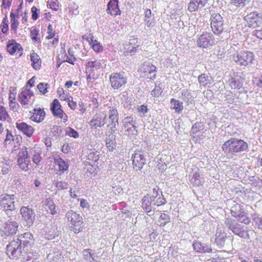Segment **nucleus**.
Instances as JSON below:
<instances>
[{
    "mask_svg": "<svg viewBox=\"0 0 262 262\" xmlns=\"http://www.w3.org/2000/svg\"><path fill=\"white\" fill-rule=\"evenodd\" d=\"M7 50L10 54L15 55L18 57L21 56L23 52V49L20 44L16 42L14 39L8 41L7 43Z\"/></svg>",
    "mask_w": 262,
    "mask_h": 262,
    "instance_id": "obj_19",
    "label": "nucleus"
},
{
    "mask_svg": "<svg viewBox=\"0 0 262 262\" xmlns=\"http://www.w3.org/2000/svg\"><path fill=\"white\" fill-rule=\"evenodd\" d=\"M202 126V124L201 122L195 123L191 128V133L194 135L197 136L196 134L200 131Z\"/></svg>",
    "mask_w": 262,
    "mask_h": 262,
    "instance_id": "obj_58",
    "label": "nucleus"
},
{
    "mask_svg": "<svg viewBox=\"0 0 262 262\" xmlns=\"http://www.w3.org/2000/svg\"><path fill=\"white\" fill-rule=\"evenodd\" d=\"M140 75L149 79L156 78V67L149 62H144L139 68Z\"/></svg>",
    "mask_w": 262,
    "mask_h": 262,
    "instance_id": "obj_8",
    "label": "nucleus"
},
{
    "mask_svg": "<svg viewBox=\"0 0 262 262\" xmlns=\"http://www.w3.org/2000/svg\"><path fill=\"white\" fill-rule=\"evenodd\" d=\"M16 127L28 137H31L34 132L33 128L25 122H17Z\"/></svg>",
    "mask_w": 262,
    "mask_h": 262,
    "instance_id": "obj_28",
    "label": "nucleus"
},
{
    "mask_svg": "<svg viewBox=\"0 0 262 262\" xmlns=\"http://www.w3.org/2000/svg\"><path fill=\"white\" fill-rule=\"evenodd\" d=\"M15 198L14 195L4 194L0 196V207L5 211H13L15 209Z\"/></svg>",
    "mask_w": 262,
    "mask_h": 262,
    "instance_id": "obj_15",
    "label": "nucleus"
},
{
    "mask_svg": "<svg viewBox=\"0 0 262 262\" xmlns=\"http://www.w3.org/2000/svg\"><path fill=\"white\" fill-rule=\"evenodd\" d=\"M58 231L57 228L53 227L45 234V238L47 239H52L58 235Z\"/></svg>",
    "mask_w": 262,
    "mask_h": 262,
    "instance_id": "obj_46",
    "label": "nucleus"
},
{
    "mask_svg": "<svg viewBox=\"0 0 262 262\" xmlns=\"http://www.w3.org/2000/svg\"><path fill=\"white\" fill-rule=\"evenodd\" d=\"M162 93V88L159 85H156L155 89L151 92V95L154 97H158Z\"/></svg>",
    "mask_w": 262,
    "mask_h": 262,
    "instance_id": "obj_57",
    "label": "nucleus"
},
{
    "mask_svg": "<svg viewBox=\"0 0 262 262\" xmlns=\"http://www.w3.org/2000/svg\"><path fill=\"white\" fill-rule=\"evenodd\" d=\"M144 22L148 29L155 26L154 16L151 14V10L149 9H146L144 12Z\"/></svg>",
    "mask_w": 262,
    "mask_h": 262,
    "instance_id": "obj_32",
    "label": "nucleus"
},
{
    "mask_svg": "<svg viewBox=\"0 0 262 262\" xmlns=\"http://www.w3.org/2000/svg\"><path fill=\"white\" fill-rule=\"evenodd\" d=\"M30 156L32 155V161L34 163L38 165L41 161V151L38 148L34 147L33 148L29 149Z\"/></svg>",
    "mask_w": 262,
    "mask_h": 262,
    "instance_id": "obj_37",
    "label": "nucleus"
},
{
    "mask_svg": "<svg viewBox=\"0 0 262 262\" xmlns=\"http://www.w3.org/2000/svg\"><path fill=\"white\" fill-rule=\"evenodd\" d=\"M4 161L5 162L3 161L1 162L2 163V172L4 174H6L9 172V168H10L11 165H12V161L10 160H6L5 159H4Z\"/></svg>",
    "mask_w": 262,
    "mask_h": 262,
    "instance_id": "obj_47",
    "label": "nucleus"
},
{
    "mask_svg": "<svg viewBox=\"0 0 262 262\" xmlns=\"http://www.w3.org/2000/svg\"><path fill=\"white\" fill-rule=\"evenodd\" d=\"M11 29L15 33L16 32L17 27L18 25V21L15 18L13 14H11Z\"/></svg>",
    "mask_w": 262,
    "mask_h": 262,
    "instance_id": "obj_53",
    "label": "nucleus"
},
{
    "mask_svg": "<svg viewBox=\"0 0 262 262\" xmlns=\"http://www.w3.org/2000/svg\"><path fill=\"white\" fill-rule=\"evenodd\" d=\"M119 114L115 106H110L103 111L96 114L91 122L92 127L97 128L103 126L105 124L108 123L107 126L112 132L117 130L118 125Z\"/></svg>",
    "mask_w": 262,
    "mask_h": 262,
    "instance_id": "obj_1",
    "label": "nucleus"
},
{
    "mask_svg": "<svg viewBox=\"0 0 262 262\" xmlns=\"http://www.w3.org/2000/svg\"><path fill=\"white\" fill-rule=\"evenodd\" d=\"M227 82L232 89L238 90L243 86V84L239 79H236L232 77H229Z\"/></svg>",
    "mask_w": 262,
    "mask_h": 262,
    "instance_id": "obj_38",
    "label": "nucleus"
},
{
    "mask_svg": "<svg viewBox=\"0 0 262 262\" xmlns=\"http://www.w3.org/2000/svg\"><path fill=\"white\" fill-rule=\"evenodd\" d=\"M250 2V0H231L230 4L236 7H243Z\"/></svg>",
    "mask_w": 262,
    "mask_h": 262,
    "instance_id": "obj_49",
    "label": "nucleus"
},
{
    "mask_svg": "<svg viewBox=\"0 0 262 262\" xmlns=\"http://www.w3.org/2000/svg\"><path fill=\"white\" fill-rule=\"evenodd\" d=\"M107 147L109 150H112L116 147L115 136L112 134H110L105 139Z\"/></svg>",
    "mask_w": 262,
    "mask_h": 262,
    "instance_id": "obj_40",
    "label": "nucleus"
},
{
    "mask_svg": "<svg viewBox=\"0 0 262 262\" xmlns=\"http://www.w3.org/2000/svg\"><path fill=\"white\" fill-rule=\"evenodd\" d=\"M21 219L24 221L25 226L30 227L35 220V213L32 209L28 207H23L20 209Z\"/></svg>",
    "mask_w": 262,
    "mask_h": 262,
    "instance_id": "obj_18",
    "label": "nucleus"
},
{
    "mask_svg": "<svg viewBox=\"0 0 262 262\" xmlns=\"http://www.w3.org/2000/svg\"><path fill=\"white\" fill-rule=\"evenodd\" d=\"M223 150L230 157L246 150L248 148L247 143L243 140L235 138H231L226 141L222 145Z\"/></svg>",
    "mask_w": 262,
    "mask_h": 262,
    "instance_id": "obj_2",
    "label": "nucleus"
},
{
    "mask_svg": "<svg viewBox=\"0 0 262 262\" xmlns=\"http://www.w3.org/2000/svg\"><path fill=\"white\" fill-rule=\"evenodd\" d=\"M255 59L253 53L250 51L241 52L233 55L232 59L241 66H250Z\"/></svg>",
    "mask_w": 262,
    "mask_h": 262,
    "instance_id": "obj_4",
    "label": "nucleus"
},
{
    "mask_svg": "<svg viewBox=\"0 0 262 262\" xmlns=\"http://www.w3.org/2000/svg\"><path fill=\"white\" fill-rule=\"evenodd\" d=\"M102 67L99 60L88 61L85 65V71L88 79H94L96 76V72Z\"/></svg>",
    "mask_w": 262,
    "mask_h": 262,
    "instance_id": "obj_17",
    "label": "nucleus"
},
{
    "mask_svg": "<svg viewBox=\"0 0 262 262\" xmlns=\"http://www.w3.org/2000/svg\"><path fill=\"white\" fill-rule=\"evenodd\" d=\"M127 77L123 73H114L110 76L111 86L115 90H118L124 85L127 82Z\"/></svg>",
    "mask_w": 262,
    "mask_h": 262,
    "instance_id": "obj_13",
    "label": "nucleus"
},
{
    "mask_svg": "<svg viewBox=\"0 0 262 262\" xmlns=\"http://www.w3.org/2000/svg\"><path fill=\"white\" fill-rule=\"evenodd\" d=\"M211 27L214 34L220 35L224 30L223 19L222 16L216 13H213L210 17Z\"/></svg>",
    "mask_w": 262,
    "mask_h": 262,
    "instance_id": "obj_12",
    "label": "nucleus"
},
{
    "mask_svg": "<svg viewBox=\"0 0 262 262\" xmlns=\"http://www.w3.org/2000/svg\"><path fill=\"white\" fill-rule=\"evenodd\" d=\"M208 0H191L188 6V10L194 12L204 7Z\"/></svg>",
    "mask_w": 262,
    "mask_h": 262,
    "instance_id": "obj_25",
    "label": "nucleus"
},
{
    "mask_svg": "<svg viewBox=\"0 0 262 262\" xmlns=\"http://www.w3.org/2000/svg\"><path fill=\"white\" fill-rule=\"evenodd\" d=\"M10 119V116L8 115L6 108L3 106H0V121H9Z\"/></svg>",
    "mask_w": 262,
    "mask_h": 262,
    "instance_id": "obj_48",
    "label": "nucleus"
},
{
    "mask_svg": "<svg viewBox=\"0 0 262 262\" xmlns=\"http://www.w3.org/2000/svg\"><path fill=\"white\" fill-rule=\"evenodd\" d=\"M215 43V40L211 33L205 32L201 35L197 40V45L203 48H210Z\"/></svg>",
    "mask_w": 262,
    "mask_h": 262,
    "instance_id": "obj_16",
    "label": "nucleus"
},
{
    "mask_svg": "<svg viewBox=\"0 0 262 262\" xmlns=\"http://www.w3.org/2000/svg\"><path fill=\"white\" fill-rule=\"evenodd\" d=\"M142 207L143 209L147 212H150L152 209V206L153 205L150 195H145L142 199Z\"/></svg>",
    "mask_w": 262,
    "mask_h": 262,
    "instance_id": "obj_36",
    "label": "nucleus"
},
{
    "mask_svg": "<svg viewBox=\"0 0 262 262\" xmlns=\"http://www.w3.org/2000/svg\"><path fill=\"white\" fill-rule=\"evenodd\" d=\"M68 221L73 226L72 230L75 233H78L82 230V218L79 214L73 210L69 211L66 214Z\"/></svg>",
    "mask_w": 262,
    "mask_h": 262,
    "instance_id": "obj_6",
    "label": "nucleus"
},
{
    "mask_svg": "<svg viewBox=\"0 0 262 262\" xmlns=\"http://www.w3.org/2000/svg\"><path fill=\"white\" fill-rule=\"evenodd\" d=\"M55 163L57 166L56 169L61 173H68L69 169L68 163L60 158L55 159Z\"/></svg>",
    "mask_w": 262,
    "mask_h": 262,
    "instance_id": "obj_30",
    "label": "nucleus"
},
{
    "mask_svg": "<svg viewBox=\"0 0 262 262\" xmlns=\"http://www.w3.org/2000/svg\"><path fill=\"white\" fill-rule=\"evenodd\" d=\"M198 80L200 85L206 86L209 83V80L205 77L204 74L200 75L198 77Z\"/></svg>",
    "mask_w": 262,
    "mask_h": 262,
    "instance_id": "obj_56",
    "label": "nucleus"
},
{
    "mask_svg": "<svg viewBox=\"0 0 262 262\" xmlns=\"http://www.w3.org/2000/svg\"><path fill=\"white\" fill-rule=\"evenodd\" d=\"M45 115L46 113L43 110L40 108H34L30 118L32 121L39 123L44 120Z\"/></svg>",
    "mask_w": 262,
    "mask_h": 262,
    "instance_id": "obj_29",
    "label": "nucleus"
},
{
    "mask_svg": "<svg viewBox=\"0 0 262 262\" xmlns=\"http://www.w3.org/2000/svg\"><path fill=\"white\" fill-rule=\"evenodd\" d=\"M17 164L23 170H28V165L30 164V150L25 147L21 148L18 154Z\"/></svg>",
    "mask_w": 262,
    "mask_h": 262,
    "instance_id": "obj_10",
    "label": "nucleus"
},
{
    "mask_svg": "<svg viewBox=\"0 0 262 262\" xmlns=\"http://www.w3.org/2000/svg\"><path fill=\"white\" fill-rule=\"evenodd\" d=\"M47 258L49 262H63V257L61 253L58 251L49 253Z\"/></svg>",
    "mask_w": 262,
    "mask_h": 262,
    "instance_id": "obj_35",
    "label": "nucleus"
},
{
    "mask_svg": "<svg viewBox=\"0 0 262 262\" xmlns=\"http://www.w3.org/2000/svg\"><path fill=\"white\" fill-rule=\"evenodd\" d=\"M150 198L151 201H152L153 205L159 206L165 204L166 203L162 192L161 191L158 192V189L156 188L153 189V193L152 195H150Z\"/></svg>",
    "mask_w": 262,
    "mask_h": 262,
    "instance_id": "obj_22",
    "label": "nucleus"
},
{
    "mask_svg": "<svg viewBox=\"0 0 262 262\" xmlns=\"http://www.w3.org/2000/svg\"><path fill=\"white\" fill-rule=\"evenodd\" d=\"M30 60L32 62L31 65L34 69L38 70L40 69L41 64V60L39 56L34 51L30 54Z\"/></svg>",
    "mask_w": 262,
    "mask_h": 262,
    "instance_id": "obj_31",
    "label": "nucleus"
},
{
    "mask_svg": "<svg viewBox=\"0 0 262 262\" xmlns=\"http://www.w3.org/2000/svg\"><path fill=\"white\" fill-rule=\"evenodd\" d=\"M33 96V93L29 89L24 88L22 89L21 93L18 95L19 102L23 105L28 104L29 99Z\"/></svg>",
    "mask_w": 262,
    "mask_h": 262,
    "instance_id": "obj_23",
    "label": "nucleus"
},
{
    "mask_svg": "<svg viewBox=\"0 0 262 262\" xmlns=\"http://www.w3.org/2000/svg\"><path fill=\"white\" fill-rule=\"evenodd\" d=\"M122 129L124 135L128 137H132L137 134V130L135 126L136 121L132 117L127 116L125 117L122 121Z\"/></svg>",
    "mask_w": 262,
    "mask_h": 262,
    "instance_id": "obj_9",
    "label": "nucleus"
},
{
    "mask_svg": "<svg viewBox=\"0 0 262 262\" xmlns=\"http://www.w3.org/2000/svg\"><path fill=\"white\" fill-rule=\"evenodd\" d=\"M88 41L95 52H101L103 51V47L96 40H94L93 38H91L90 40Z\"/></svg>",
    "mask_w": 262,
    "mask_h": 262,
    "instance_id": "obj_44",
    "label": "nucleus"
},
{
    "mask_svg": "<svg viewBox=\"0 0 262 262\" xmlns=\"http://www.w3.org/2000/svg\"><path fill=\"white\" fill-rule=\"evenodd\" d=\"M83 254L84 258L86 262H97V259L93 253L91 252V250L89 249H84L83 251Z\"/></svg>",
    "mask_w": 262,
    "mask_h": 262,
    "instance_id": "obj_39",
    "label": "nucleus"
},
{
    "mask_svg": "<svg viewBox=\"0 0 262 262\" xmlns=\"http://www.w3.org/2000/svg\"><path fill=\"white\" fill-rule=\"evenodd\" d=\"M66 133L70 137H73L74 138H77L79 137L78 132L71 127H69L66 130Z\"/></svg>",
    "mask_w": 262,
    "mask_h": 262,
    "instance_id": "obj_59",
    "label": "nucleus"
},
{
    "mask_svg": "<svg viewBox=\"0 0 262 262\" xmlns=\"http://www.w3.org/2000/svg\"><path fill=\"white\" fill-rule=\"evenodd\" d=\"M18 239H19V241L22 242V244L24 245V247L31 246L33 243V236L29 232H26L23 235H21Z\"/></svg>",
    "mask_w": 262,
    "mask_h": 262,
    "instance_id": "obj_34",
    "label": "nucleus"
},
{
    "mask_svg": "<svg viewBox=\"0 0 262 262\" xmlns=\"http://www.w3.org/2000/svg\"><path fill=\"white\" fill-rule=\"evenodd\" d=\"M170 103L173 106L172 109L174 110L176 112L180 114L182 112L183 109V102L180 100H176L175 99H171L170 100Z\"/></svg>",
    "mask_w": 262,
    "mask_h": 262,
    "instance_id": "obj_41",
    "label": "nucleus"
},
{
    "mask_svg": "<svg viewBox=\"0 0 262 262\" xmlns=\"http://www.w3.org/2000/svg\"><path fill=\"white\" fill-rule=\"evenodd\" d=\"M87 160L90 164L95 162L98 160V155L94 151H91L87 156Z\"/></svg>",
    "mask_w": 262,
    "mask_h": 262,
    "instance_id": "obj_54",
    "label": "nucleus"
},
{
    "mask_svg": "<svg viewBox=\"0 0 262 262\" xmlns=\"http://www.w3.org/2000/svg\"><path fill=\"white\" fill-rule=\"evenodd\" d=\"M226 227L232 232L240 237H244L247 234L244 226L237 223L235 220L230 217H227L224 221Z\"/></svg>",
    "mask_w": 262,
    "mask_h": 262,
    "instance_id": "obj_7",
    "label": "nucleus"
},
{
    "mask_svg": "<svg viewBox=\"0 0 262 262\" xmlns=\"http://www.w3.org/2000/svg\"><path fill=\"white\" fill-rule=\"evenodd\" d=\"M181 96L180 98L185 102L188 103L191 102L193 100L191 93L186 89H184L181 91Z\"/></svg>",
    "mask_w": 262,
    "mask_h": 262,
    "instance_id": "obj_43",
    "label": "nucleus"
},
{
    "mask_svg": "<svg viewBox=\"0 0 262 262\" xmlns=\"http://www.w3.org/2000/svg\"><path fill=\"white\" fill-rule=\"evenodd\" d=\"M48 35L46 36L47 39L52 38L55 35V31L53 30V27L51 25L49 24L48 27Z\"/></svg>",
    "mask_w": 262,
    "mask_h": 262,
    "instance_id": "obj_62",
    "label": "nucleus"
},
{
    "mask_svg": "<svg viewBox=\"0 0 262 262\" xmlns=\"http://www.w3.org/2000/svg\"><path fill=\"white\" fill-rule=\"evenodd\" d=\"M37 87L41 93L45 94L48 92L47 89L50 87V85L48 83L41 82L37 85Z\"/></svg>",
    "mask_w": 262,
    "mask_h": 262,
    "instance_id": "obj_55",
    "label": "nucleus"
},
{
    "mask_svg": "<svg viewBox=\"0 0 262 262\" xmlns=\"http://www.w3.org/2000/svg\"><path fill=\"white\" fill-rule=\"evenodd\" d=\"M51 110L53 114L58 118H62L63 115L67 117V115L64 113L61 108V105L57 99H54L51 105Z\"/></svg>",
    "mask_w": 262,
    "mask_h": 262,
    "instance_id": "obj_24",
    "label": "nucleus"
},
{
    "mask_svg": "<svg viewBox=\"0 0 262 262\" xmlns=\"http://www.w3.org/2000/svg\"><path fill=\"white\" fill-rule=\"evenodd\" d=\"M16 90L14 88H10L9 100L10 103H14L15 100Z\"/></svg>",
    "mask_w": 262,
    "mask_h": 262,
    "instance_id": "obj_61",
    "label": "nucleus"
},
{
    "mask_svg": "<svg viewBox=\"0 0 262 262\" xmlns=\"http://www.w3.org/2000/svg\"><path fill=\"white\" fill-rule=\"evenodd\" d=\"M54 184L59 190L67 189L69 186L68 183L62 181H55Z\"/></svg>",
    "mask_w": 262,
    "mask_h": 262,
    "instance_id": "obj_51",
    "label": "nucleus"
},
{
    "mask_svg": "<svg viewBox=\"0 0 262 262\" xmlns=\"http://www.w3.org/2000/svg\"><path fill=\"white\" fill-rule=\"evenodd\" d=\"M139 48L138 38L131 37L128 42L124 45V53L125 55H134Z\"/></svg>",
    "mask_w": 262,
    "mask_h": 262,
    "instance_id": "obj_21",
    "label": "nucleus"
},
{
    "mask_svg": "<svg viewBox=\"0 0 262 262\" xmlns=\"http://www.w3.org/2000/svg\"><path fill=\"white\" fill-rule=\"evenodd\" d=\"M45 208L47 212L51 214L54 215L57 213L56 205L52 200H48L47 201Z\"/></svg>",
    "mask_w": 262,
    "mask_h": 262,
    "instance_id": "obj_42",
    "label": "nucleus"
},
{
    "mask_svg": "<svg viewBox=\"0 0 262 262\" xmlns=\"http://www.w3.org/2000/svg\"><path fill=\"white\" fill-rule=\"evenodd\" d=\"M7 134L6 136V138L5 139V144H9L13 140V136L12 134L11 131L9 130V129H7Z\"/></svg>",
    "mask_w": 262,
    "mask_h": 262,
    "instance_id": "obj_60",
    "label": "nucleus"
},
{
    "mask_svg": "<svg viewBox=\"0 0 262 262\" xmlns=\"http://www.w3.org/2000/svg\"><path fill=\"white\" fill-rule=\"evenodd\" d=\"M199 169L197 167H194L192 169L190 176L191 177L190 182L194 185L200 186L202 184V176L199 171Z\"/></svg>",
    "mask_w": 262,
    "mask_h": 262,
    "instance_id": "obj_26",
    "label": "nucleus"
},
{
    "mask_svg": "<svg viewBox=\"0 0 262 262\" xmlns=\"http://www.w3.org/2000/svg\"><path fill=\"white\" fill-rule=\"evenodd\" d=\"M53 134L55 136L58 137L62 134V128L59 126H54L53 128Z\"/></svg>",
    "mask_w": 262,
    "mask_h": 262,
    "instance_id": "obj_63",
    "label": "nucleus"
},
{
    "mask_svg": "<svg viewBox=\"0 0 262 262\" xmlns=\"http://www.w3.org/2000/svg\"><path fill=\"white\" fill-rule=\"evenodd\" d=\"M22 242L19 239L13 240L7 246V253L12 259H18L22 253Z\"/></svg>",
    "mask_w": 262,
    "mask_h": 262,
    "instance_id": "obj_5",
    "label": "nucleus"
},
{
    "mask_svg": "<svg viewBox=\"0 0 262 262\" xmlns=\"http://www.w3.org/2000/svg\"><path fill=\"white\" fill-rule=\"evenodd\" d=\"M38 30L36 29V27H32L30 30V36L32 40L39 42L40 41V39L38 37Z\"/></svg>",
    "mask_w": 262,
    "mask_h": 262,
    "instance_id": "obj_52",
    "label": "nucleus"
},
{
    "mask_svg": "<svg viewBox=\"0 0 262 262\" xmlns=\"http://www.w3.org/2000/svg\"><path fill=\"white\" fill-rule=\"evenodd\" d=\"M245 19L250 27L255 28L261 24L262 15L256 12H253L246 15Z\"/></svg>",
    "mask_w": 262,
    "mask_h": 262,
    "instance_id": "obj_20",
    "label": "nucleus"
},
{
    "mask_svg": "<svg viewBox=\"0 0 262 262\" xmlns=\"http://www.w3.org/2000/svg\"><path fill=\"white\" fill-rule=\"evenodd\" d=\"M193 247L195 251L200 253L210 252L212 251L211 248L209 246L201 243L200 242H194Z\"/></svg>",
    "mask_w": 262,
    "mask_h": 262,
    "instance_id": "obj_33",
    "label": "nucleus"
},
{
    "mask_svg": "<svg viewBox=\"0 0 262 262\" xmlns=\"http://www.w3.org/2000/svg\"><path fill=\"white\" fill-rule=\"evenodd\" d=\"M106 11L112 15H120L121 11L118 7V0H111L107 4Z\"/></svg>",
    "mask_w": 262,
    "mask_h": 262,
    "instance_id": "obj_27",
    "label": "nucleus"
},
{
    "mask_svg": "<svg viewBox=\"0 0 262 262\" xmlns=\"http://www.w3.org/2000/svg\"><path fill=\"white\" fill-rule=\"evenodd\" d=\"M18 224L16 222L9 220L3 223L1 228V233L3 236H8L15 234L18 230Z\"/></svg>",
    "mask_w": 262,
    "mask_h": 262,
    "instance_id": "obj_11",
    "label": "nucleus"
},
{
    "mask_svg": "<svg viewBox=\"0 0 262 262\" xmlns=\"http://www.w3.org/2000/svg\"><path fill=\"white\" fill-rule=\"evenodd\" d=\"M230 213L240 223L249 225L251 222L250 218L248 213L245 211L243 206L234 201L231 207Z\"/></svg>",
    "mask_w": 262,
    "mask_h": 262,
    "instance_id": "obj_3",
    "label": "nucleus"
},
{
    "mask_svg": "<svg viewBox=\"0 0 262 262\" xmlns=\"http://www.w3.org/2000/svg\"><path fill=\"white\" fill-rule=\"evenodd\" d=\"M225 235L224 233L216 232L215 242L219 247H222L225 244Z\"/></svg>",
    "mask_w": 262,
    "mask_h": 262,
    "instance_id": "obj_45",
    "label": "nucleus"
},
{
    "mask_svg": "<svg viewBox=\"0 0 262 262\" xmlns=\"http://www.w3.org/2000/svg\"><path fill=\"white\" fill-rule=\"evenodd\" d=\"M145 153L141 150H136L134 155L132 156L134 169L136 170H140L146 163Z\"/></svg>",
    "mask_w": 262,
    "mask_h": 262,
    "instance_id": "obj_14",
    "label": "nucleus"
},
{
    "mask_svg": "<svg viewBox=\"0 0 262 262\" xmlns=\"http://www.w3.org/2000/svg\"><path fill=\"white\" fill-rule=\"evenodd\" d=\"M39 11V10H38L36 7L33 6L31 8V12H32V18L33 20H36L38 18V12Z\"/></svg>",
    "mask_w": 262,
    "mask_h": 262,
    "instance_id": "obj_64",
    "label": "nucleus"
},
{
    "mask_svg": "<svg viewBox=\"0 0 262 262\" xmlns=\"http://www.w3.org/2000/svg\"><path fill=\"white\" fill-rule=\"evenodd\" d=\"M38 256L39 255L36 252H29L27 254L25 261H27V262H36V260L38 259Z\"/></svg>",
    "mask_w": 262,
    "mask_h": 262,
    "instance_id": "obj_50",
    "label": "nucleus"
}]
</instances>
